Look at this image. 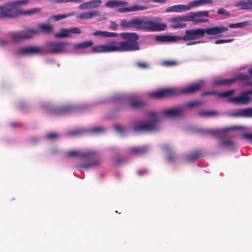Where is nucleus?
Wrapping results in <instances>:
<instances>
[{
  "mask_svg": "<svg viewBox=\"0 0 252 252\" xmlns=\"http://www.w3.org/2000/svg\"><path fill=\"white\" fill-rule=\"evenodd\" d=\"M250 76L247 74L239 73L236 75L235 77L233 79L215 81L213 82V84L214 86H219L226 84H231L234 82L236 80L248 81L250 80Z\"/></svg>",
  "mask_w": 252,
  "mask_h": 252,
  "instance_id": "nucleus-12",
  "label": "nucleus"
},
{
  "mask_svg": "<svg viewBox=\"0 0 252 252\" xmlns=\"http://www.w3.org/2000/svg\"><path fill=\"white\" fill-rule=\"evenodd\" d=\"M99 15V11L97 10H91L78 14L77 16V18L81 20H89L96 17Z\"/></svg>",
  "mask_w": 252,
  "mask_h": 252,
  "instance_id": "nucleus-16",
  "label": "nucleus"
},
{
  "mask_svg": "<svg viewBox=\"0 0 252 252\" xmlns=\"http://www.w3.org/2000/svg\"><path fill=\"white\" fill-rule=\"evenodd\" d=\"M129 7L130 12L144 10L147 8L146 6L132 5Z\"/></svg>",
  "mask_w": 252,
  "mask_h": 252,
  "instance_id": "nucleus-35",
  "label": "nucleus"
},
{
  "mask_svg": "<svg viewBox=\"0 0 252 252\" xmlns=\"http://www.w3.org/2000/svg\"><path fill=\"white\" fill-rule=\"evenodd\" d=\"M59 137V135L55 133H50L46 135V138L49 140H54Z\"/></svg>",
  "mask_w": 252,
  "mask_h": 252,
  "instance_id": "nucleus-44",
  "label": "nucleus"
},
{
  "mask_svg": "<svg viewBox=\"0 0 252 252\" xmlns=\"http://www.w3.org/2000/svg\"><path fill=\"white\" fill-rule=\"evenodd\" d=\"M105 128L101 126H96L89 129V131L93 134H100L104 132Z\"/></svg>",
  "mask_w": 252,
  "mask_h": 252,
  "instance_id": "nucleus-33",
  "label": "nucleus"
},
{
  "mask_svg": "<svg viewBox=\"0 0 252 252\" xmlns=\"http://www.w3.org/2000/svg\"><path fill=\"white\" fill-rule=\"evenodd\" d=\"M121 37L126 41L118 42L112 40L107 44L94 46L93 53H111L134 51L139 50L138 43L139 35L134 32H122Z\"/></svg>",
  "mask_w": 252,
  "mask_h": 252,
  "instance_id": "nucleus-1",
  "label": "nucleus"
},
{
  "mask_svg": "<svg viewBox=\"0 0 252 252\" xmlns=\"http://www.w3.org/2000/svg\"><path fill=\"white\" fill-rule=\"evenodd\" d=\"M162 150L165 153H167L172 150V148L169 145H164L162 147Z\"/></svg>",
  "mask_w": 252,
  "mask_h": 252,
  "instance_id": "nucleus-50",
  "label": "nucleus"
},
{
  "mask_svg": "<svg viewBox=\"0 0 252 252\" xmlns=\"http://www.w3.org/2000/svg\"><path fill=\"white\" fill-rule=\"evenodd\" d=\"M250 2H251V8L252 9V0H250Z\"/></svg>",
  "mask_w": 252,
  "mask_h": 252,
  "instance_id": "nucleus-64",
  "label": "nucleus"
},
{
  "mask_svg": "<svg viewBox=\"0 0 252 252\" xmlns=\"http://www.w3.org/2000/svg\"><path fill=\"white\" fill-rule=\"evenodd\" d=\"M160 19L158 17L138 18L137 30H145L150 32H159L165 30L166 25L160 23Z\"/></svg>",
  "mask_w": 252,
  "mask_h": 252,
  "instance_id": "nucleus-8",
  "label": "nucleus"
},
{
  "mask_svg": "<svg viewBox=\"0 0 252 252\" xmlns=\"http://www.w3.org/2000/svg\"><path fill=\"white\" fill-rule=\"evenodd\" d=\"M81 31L78 27H72L68 29H62L60 32L55 34V36L58 38H64L70 37L71 33L80 34Z\"/></svg>",
  "mask_w": 252,
  "mask_h": 252,
  "instance_id": "nucleus-14",
  "label": "nucleus"
},
{
  "mask_svg": "<svg viewBox=\"0 0 252 252\" xmlns=\"http://www.w3.org/2000/svg\"><path fill=\"white\" fill-rule=\"evenodd\" d=\"M184 114V107L182 106L163 110L160 112V116L156 112H151L147 114L148 121L135 126L133 129L135 131H156L159 129L158 122L160 117L173 118L182 117Z\"/></svg>",
  "mask_w": 252,
  "mask_h": 252,
  "instance_id": "nucleus-2",
  "label": "nucleus"
},
{
  "mask_svg": "<svg viewBox=\"0 0 252 252\" xmlns=\"http://www.w3.org/2000/svg\"><path fill=\"white\" fill-rule=\"evenodd\" d=\"M228 28L224 26H215L208 27L206 29L199 28L186 31L185 35L181 36H178L179 40L185 41L199 38L204 36L205 34L208 35H216L225 32Z\"/></svg>",
  "mask_w": 252,
  "mask_h": 252,
  "instance_id": "nucleus-6",
  "label": "nucleus"
},
{
  "mask_svg": "<svg viewBox=\"0 0 252 252\" xmlns=\"http://www.w3.org/2000/svg\"><path fill=\"white\" fill-rule=\"evenodd\" d=\"M199 6L203 5L206 4L212 3L213 0H198Z\"/></svg>",
  "mask_w": 252,
  "mask_h": 252,
  "instance_id": "nucleus-47",
  "label": "nucleus"
},
{
  "mask_svg": "<svg viewBox=\"0 0 252 252\" xmlns=\"http://www.w3.org/2000/svg\"><path fill=\"white\" fill-rule=\"evenodd\" d=\"M165 66H175L179 64V63L176 61H164L162 63Z\"/></svg>",
  "mask_w": 252,
  "mask_h": 252,
  "instance_id": "nucleus-39",
  "label": "nucleus"
},
{
  "mask_svg": "<svg viewBox=\"0 0 252 252\" xmlns=\"http://www.w3.org/2000/svg\"><path fill=\"white\" fill-rule=\"evenodd\" d=\"M252 94V90H247L242 92L239 95L230 97L228 99V101L238 104H247L251 100L249 95Z\"/></svg>",
  "mask_w": 252,
  "mask_h": 252,
  "instance_id": "nucleus-10",
  "label": "nucleus"
},
{
  "mask_svg": "<svg viewBox=\"0 0 252 252\" xmlns=\"http://www.w3.org/2000/svg\"><path fill=\"white\" fill-rule=\"evenodd\" d=\"M29 32H32V34H37L39 33H51L54 32L53 27L49 24H40L38 26V29L29 28Z\"/></svg>",
  "mask_w": 252,
  "mask_h": 252,
  "instance_id": "nucleus-13",
  "label": "nucleus"
},
{
  "mask_svg": "<svg viewBox=\"0 0 252 252\" xmlns=\"http://www.w3.org/2000/svg\"><path fill=\"white\" fill-rule=\"evenodd\" d=\"M220 148L225 149L226 150L232 151L237 149L236 144L230 140H223L219 143Z\"/></svg>",
  "mask_w": 252,
  "mask_h": 252,
  "instance_id": "nucleus-18",
  "label": "nucleus"
},
{
  "mask_svg": "<svg viewBox=\"0 0 252 252\" xmlns=\"http://www.w3.org/2000/svg\"><path fill=\"white\" fill-rule=\"evenodd\" d=\"M248 84L250 86H252V81H251L250 82L248 83Z\"/></svg>",
  "mask_w": 252,
  "mask_h": 252,
  "instance_id": "nucleus-63",
  "label": "nucleus"
},
{
  "mask_svg": "<svg viewBox=\"0 0 252 252\" xmlns=\"http://www.w3.org/2000/svg\"><path fill=\"white\" fill-rule=\"evenodd\" d=\"M242 137L245 139L249 140L252 143V133H246L242 135Z\"/></svg>",
  "mask_w": 252,
  "mask_h": 252,
  "instance_id": "nucleus-45",
  "label": "nucleus"
},
{
  "mask_svg": "<svg viewBox=\"0 0 252 252\" xmlns=\"http://www.w3.org/2000/svg\"><path fill=\"white\" fill-rule=\"evenodd\" d=\"M85 130L82 129L76 128L69 131L68 134L70 136H78L83 134Z\"/></svg>",
  "mask_w": 252,
  "mask_h": 252,
  "instance_id": "nucleus-34",
  "label": "nucleus"
},
{
  "mask_svg": "<svg viewBox=\"0 0 252 252\" xmlns=\"http://www.w3.org/2000/svg\"><path fill=\"white\" fill-rule=\"evenodd\" d=\"M235 92V90H231L223 93H219L216 91L206 93V94H215L220 97H224L231 95Z\"/></svg>",
  "mask_w": 252,
  "mask_h": 252,
  "instance_id": "nucleus-28",
  "label": "nucleus"
},
{
  "mask_svg": "<svg viewBox=\"0 0 252 252\" xmlns=\"http://www.w3.org/2000/svg\"><path fill=\"white\" fill-rule=\"evenodd\" d=\"M136 65L140 68H145L148 67V64L145 63H137Z\"/></svg>",
  "mask_w": 252,
  "mask_h": 252,
  "instance_id": "nucleus-53",
  "label": "nucleus"
},
{
  "mask_svg": "<svg viewBox=\"0 0 252 252\" xmlns=\"http://www.w3.org/2000/svg\"><path fill=\"white\" fill-rule=\"evenodd\" d=\"M175 158V156L172 155H169L167 158V160L169 162H173L174 161Z\"/></svg>",
  "mask_w": 252,
  "mask_h": 252,
  "instance_id": "nucleus-56",
  "label": "nucleus"
},
{
  "mask_svg": "<svg viewBox=\"0 0 252 252\" xmlns=\"http://www.w3.org/2000/svg\"><path fill=\"white\" fill-rule=\"evenodd\" d=\"M144 103L142 101L134 100L130 102V106L132 108H136L142 106Z\"/></svg>",
  "mask_w": 252,
  "mask_h": 252,
  "instance_id": "nucleus-37",
  "label": "nucleus"
},
{
  "mask_svg": "<svg viewBox=\"0 0 252 252\" xmlns=\"http://www.w3.org/2000/svg\"><path fill=\"white\" fill-rule=\"evenodd\" d=\"M149 150L150 147L147 146L132 147L130 149V152L133 155L142 154L148 152Z\"/></svg>",
  "mask_w": 252,
  "mask_h": 252,
  "instance_id": "nucleus-25",
  "label": "nucleus"
},
{
  "mask_svg": "<svg viewBox=\"0 0 252 252\" xmlns=\"http://www.w3.org/2000/svg\"><path fill=\"white\" fill-rule=\"evenodd\" d=\"M67 157H79L86 162L77 166V168L88 169L95 167L101 162L99 154L93 151L84 152L72 150L66 153Z\"/></svg>",
  "mask_w": 252,
  "mask_h": 252,
  "instance_id": "nucleus-5",
  "label": "nucleus"
},
{
  "mask_svg": "<svg viewBox=\"0 0 252 252\" xmlns=\"http://www.w3.org/2000/svg\"><path fill=\"white\" fill-rule=\"evenodd\" d=\"M205 84L204 80H199L198 82L189 85L182 90L177 88H167L158 91L152 92L150 96L157 99L165 98L167 97L178 95L180 94H191L197 92Z\"/></svg>",
  "mask_w": 252,
  "mask_h": 252,
  "instance_id": "nucleus-4",
  "label": "nucleus"
},
{
  "mask_svg": "<svg viewBox=\"0 0 252 252\" xmlns=\"http://www.w3.org/2000/svg\"><path fill=\"white\" fill-rule=\"evenodd\" d=\"M204 41H192L190 42H188L186 44L187 46H190V45H193L196 44L200 43H203Z\"/></svg>",
  "mask_w": 252,
  "mask_h": 252,
  "instance_id": "nucleus-57",
  "label": "nucleus"
},
{
  "mask_svg": "<svg viewBox=\"0 0 252 252\" xmlns=\"http://www.w3.org/2000/svg\"><path fill=\"white\" fill-rule=\"evenodd\" d=\"M155 40L160 42H175L179 41L178 35H158L155 37Z\"/></svg>",
  "mask_w": 252,
  "mask_h": 252,
  "instance_id": "nucleus-21",
  "label": "nucleus"
},
{
  "mask_svg": "<svg viewBox=\"0 0 252 252\" xmlns=\"http://www.w3.org/2000/svg\"><path fill=\"white\" fill-rule=\"evenodd\" d=\"M118 25L116 24L115 22L111 21L110 25V28L112 30H116Z\"/></svg>",
  "mask_w": 252,
  "mask_h": 252,
  "instance_id": "nucleus-54",
  "label": "nucleus"
},
{
  "mask_svg": "<svg viewBox=\"0 0 252 252\" xmlns=\"http://www.w3.org/2000/svg\"><path fill=\"white\" fill-rule=\"evenodd\" d=\"M144 171H138L137 173L139 175H142L143 174Z\"/></svg>",
  "mask_w": 252,
  "mask_h": 252,
  "instance_id": "nucleus-62",
  "label": "nucleus"
},
{
  "mask_svg": "<svg viewBox=\"0 0 252 252\" xmlns=\"http://www.w3.org/2000/svg\"><path fill=\"white\" fill-rule=\"evenodd\" d=\"M88 2L90 9L95 8L99 7L102 2L101 0H93Z\"/></svg>",
  "mask_w": 252,
  "mask_h": 252,
  "instance_id": "nucleus-32",
  "label": "nucleus"
},
{
  "mask_svg": "<svg viewBox=\"0 0 252 252\" xmlns=\"http://www.w3.org/2000/svg\"><path fill=\"white\" fill-rule=\"evenodd\" d=\"M93 44L92 40L85 41L82 42L74 44L73 48L76 50L84 49L91 47Z\"/></svg>",
  "mask_w": 252,
  "mask_h": 252,
  "instance_id": "nucleus-26",
  "label": "nucleus"
},
{
  "mask_svg": "<svg viewBox=\"0 0 252 252\" xmlns=\"http://www.w3.org/2000/svg\"><path fill=\"white\" fill-rule=\"evenodd\" d=\"M219 112L216 110L200 111L198 112V115L202 117H208L218 116Z\"/></svg>",
  "mask_w": 252,
  "mask_h": 252,
  "instance_id": "nucleus-29",
  "label": "nucleus"
},
{
  "mask_svg": "<svg viewBox=\"0 0 252 252\" xmlns=\"http://www.w3.org/2000/svg\"><path fill=\"white\" fill-rule=\"evenodd\" d=\"M234 40L233 39H220L217 40L215 41V43L216 44H220L225 43H229Z\"/></svg>",
  "mask_w": 252,
  "mask_h": 252,
  "instance_id": "nucleus-43",
  "label": "nucleus"
},
{
  "mask_svg": "<svg viewBox=\"0 0 252 252\" xmlns=\"http://www.w3.org/2000/svg\"><path fill=\"white\" fill-rule=\"evenodd\" d=\"M114 128L121 134H123L124 132V129L121 125H116L114 126Z\"/></svg>",
  "mask_w": 252,
  "mask_h": 252,
  "instance_id": "nucleus-46",
  "label": "nucleus"
},
{
  "mask_svg": "<svg viewBox=\"0 0 252 252\" xmlns=\"http://www.w3.org/2000/svg\"><path fill=\"white\" fill-rule=\"evenodd\" d=\"M187 11L186 5L178 4L168 7L165 9L166 12H181Z\"/></svg>",
  "mask_w": 252,
  "mask_h": 252,
  "instance_id": "nucleus-22",
  "label": "nucleus"
},
{
  "mask_svg": "<svg viewBox=\"0 0 252 252\" xmlns=\"http://www.w3.org/2000/svg\"><path fill=\"white\" fill-rule=\"evenodd\" d=\"M200 102L197 101H193L188 103L187 106L189 107H194L199 105Z\"/></svg>",
  "mask_w": 252,
  "mask_h": 252,
  "instance_id": "nucleus-49",
  "label": "nucleus"
},
{
  "mask_svg": "<svg viewBox=\"0 0 252 252\" xmlns=\"http://www.w3.org/2000/svg\"><path fill=\"white\" fill-rule=\"evenodd\" d=\"M209 11H199L196 12H190L189 13L187 16L183 18L184 20L186 21H192L194 18H199L202 17H208L209 16Z\"/></svg>",
  "mask_w": 252,
  "mask_h": 252,
  "instance_id": "nucleus-17",
  "label": "nucleus"
},
{
  "mask_svg": "<svg viewBox=\"0 0 252 252\" xmlns=\"http://www.w3.org/2000/svg\"><path fill=\"white\" fill-rule=\"evenodd\" d=\"M231 115L233 117H252V107L239 110Z\"/></svg>",
  "mask_w": 252,
  "mask_h": 252,
  "instance_id": "nucleus-19",
  "label": "nucleus"
},
{
  "mask_svg": "<svg viewBox=\"0 0 252 252\" xmlns=\"http://www.w3.org/2000/svg\"><path fill=\"white\" fill-rule=\"evenodd\" d=\"M235 6L241 10H251L250 0H241L237 1L235 4Z\"/></svg>",
  "mask_w": 252,
  "mask_h": 252,
  "instance_id": "nucleus-24",
  "label": "nucleus"
},
{
  "mask_svg": "<svg viewBox=\"0 0 252 252\" xmlns=\"http://www.w3.org/2000/svg\"><path fill=\"white\" fill-rule=\"evenodd\" d=\"M201 155L202 154L200 151H194L186 155L185 158L188 161H193L200 158Z\"/></svg>",
  "mask_w": 252,
  "mask_h": 252,
  "instance_id": "nucleus-27",
  "label": "nucleus"
},
{
  "mask_svg": "<svg viewBox=\"0 0 252 252\" xmlns=\"http://www.w3.org/2000/svg\"><path fill=\"white\" fill-rule=\"evenodd\" d=\"M118 36V33L116 32H112L106 31V37H115Z\"/></svg>",
  "mask_w": 252,
  "mask_h": 252,
  "instance_id": "nucleus-51",
  "label": "nucleus"
},
{
  "mask_svg": "<svg viewBox=\"0 0 252 252\" xmlns=\"http://www.w3.org/2000/svg\"><path fill=\"white\" fill-rule=\"evenodd\" d=\"M248 72H249L250 74L252 75V68H250V69H249V70H248Z\"/></svg>",
  "mask_w": 252,
  "mask_h": 252,
  "instance_id": "nucleus-61",
  "label": "nucleus"
},
{
  "mask_svg": "<svg viewBox=\"0 0 252 252\" xmlns=\"http://www.w3.org/2000/svg\"><path fill=\"white\" fill-rule=\"evenodd\" d=\"M138 18H134L129 20H124L121 22V26L124 28H134L137 30Z\"/></svg>",
  "mask_w": 252,
  "mask_h": 252,
  "instance_id": "nucleus-20",
  "label": "nucleus"
},
{
  "mask_svg": "<svg viewBox=\"0 0 252 252\" xmlns=\"http://www.w3.org/2000/svg\"><path fill=\"white\" fill-rule=\"evenodd\" d=\"M217 13L219 15H222L226 16L230 15L229 11L226 10L223 8H219L217 11Z\"/></svg>",
  "mask_w": 252,
  "mask_h": 252,
  "instance_id": "nucleus-42",
  "label": "nucleus"
},
{
  "mask_svg": "<svg viewBox=\"0 0 252 252\" xmlns=\"http://www.w3.org/2000/svg\"><path fill=\"white\" fill-rule=\"evenodd\" d=\"M251 24H252V22L249 21L238 23L230 24L228 26L230 28H242Z\"/></svg>",
  "mask_w": 252,
  "mask_h": 252,
  "instance_id": "nucleus-31",
  "label": "nucleus"
},
{
  "mask_svg": "<svg viewBox=\"0 0 252 252\" xmlns=\"http://www.w3.org/2000/svg\"><path fill=\"white\" fill-rule=\"evenodd\" d=\"M28 0H21L14 1L4 6H0V18H12L16 17L18 14L32 15L41 11L40 8H34L28 10L18 11L16 6L24 5L28 3Z\"/></svg>",
  "mask_w": 252,
  "mask_h": 252,
  "instance_id": "nucleus-7",
  "label": "nucleus"
},
{
  "mask_svg": "<svg viewBox=\"0 0 252 252\" xmlns=\"http://www.w3.org/2000/svg\"><path fill=\"white\" fill-rule=\"evenodd\" d=\"M69 44L67 42H49L44 47L35 46L20 47L16 50V53L18 56L60 54L64 52L65 46Z\"/></svg>",
  "mask_w": 252,
  "mask_h": 252,
  "instance_id": "nucleus-3",
  "label": "nucleus"
},
{
  "mask_svg": "<svg viewBox=\"0 0 252 252\" xmlns=\"http://www.w3.org/2000/svg\"><path fill=\"white\" fill-rule=\"evenodd\" d=\"M152 1L157 3H164L166 2L167 0H152Z\"/></svg>",
  "mask_w": 252,
  "mask_h": 252,
  "instance_id": "nucleus-59",
  "label": "nucleus"
},
{
  "mask_svg": "<svg viewBox=\"0 0 252 252\" xmlns=\"http://www.w3.org/2000/svg\"><path fill=\"white\" fill-rule=\"evenodd\" d=\"M29 28L21 32H14L10 33V37L14 42H19L22 40L31 39L33 37L32 32L28 31Z\"/></svg>",
  "mask_w": 252,
  "mask_h": 252,
  "instance_id": "nucleus-11",
  "label": "nucleus"
},
{
  "mask_svg": "<svg viewBox=\"0 0 252 252\" xmlns=\"http://www.w3.org/2000/svg\"><path fill=\"white\" fill-rule=\"evenodd\" d=\"M209 20L208 19H197V18H194L193 20L189 21V22H192L193 24L196 25L200 23H206L208 22Z\"/></svg>",
  "mask_w": 252,
  "mask_h": 252,
  "instance_id": "nucleus-41",
  "label": "nucleus"
},
{
  "mask_svg": "<svg viewBox=\"0 0 252 252\" xmlns=\"http://www.w3.org/2000/svg\"><path fill=\"white\" fill-rule=\"evenodd\" d=\"M82 107L83 106L77 107L75 106L67 104L63 106V107L59 108L58 112L60 114H64L70 112L75 109L83 110L84 108H82Z\"/></svg>",
  "mask_w": 252,
  "mask_h": 252,
  "instance_id": "nucleus-23",
  "label": "nucleus"
},
{
  "mask_svg": "<svg viewBox=\"0 0 252 252\" xmlns=\"http://www.w3.org/2000/svg\"><path fill=\"white\" fill-rule=\"evenodd\" d=\"M118 2L119 6L127 4V2L125 1H118Z\"/></svg>",
  "mask_w": 252,
  "mask_h": 252,
  "instance_id": "nucleus-60",
  "label": "nucleus"
},
{
  "mask_svg": "<svg viewBox=\"0 0 252 252\" xmlns=\"http://www.w3.org/2000/svg\"><path fill=\"white\" fill-rule=\"evenodd\" d=\"M82 0H59L57 1L58 2H79Z\"/></svg>",
  "mask_w": 252,
  "mask_h": 252,
  "instance_id": "nucleus-52",
  "label": "nucleus"
},
{
  "mask_svg": "<svg viewBox=\"0 0 252 252\" xmlns=\"http://www.w3.org/2000/svg\"><path fill=\"white\" fill-rule=\"evenodd\" d=\"M240 126H232L227 128L223 129H212L207 130V133L211 135L220 137L221 138L233 137L235 133L233 131L234 130L241 129Z\"/></svg>",
  "mask_w": 252,
  "mask_h": 252,
  "instance_id": "nucleus-9",
  "label": "nucleus"
},
{
  "mask_svg": "<svg viewBox=\"0 0 252 252\" xmlns=\"http://www.w3.org/2000/svg\"><path fill=\"white\" fill-rule=\"evenodd\" d=\"M8 41L3 39H0V46H4L8 44Z\"/></svg>",
  "mask_w": 252,
  "mask_h": 252,
  "instance_id": "nucleus-58",
  "label": "nucleus"
},
{
  "mask_svg": "<svg viewBox=\"0 0 252 252\" xmlns=\"http://www.w3.org/2000/svg\"><path fill=\"white\" fill-rule=\"evenodd\" d=\"M105 6L108 8H114L119 7L118 0L109 1L105 3Z\"/></svg>",
  "mask_w": 252,
  "mask_h": 252,
  "instance_id": "nucleus-36",
  "label": "nucleus"
},
{
  "mask_svg": "<svg viewBox=\"0 0 252 252\" xmlns=\"http://www.w3.org/2000/svg\"><path fill=\"white\" fill-rule=\"evenodd\" d=\"M93 35L95 36L106 37V31H96L93 32Z\"/></svg>",
  "mask_w": 252,
  "mask_h": 252,
  "instance_id": "nucleus-40",
  "label": "nucleus"
},
{
  "mask_svg": "<svg viewBox=\"0 0 252 252\" xmlns=\"http://www.w3.org/2000/svg\"><path fill=\"white\" fill-rule=\"evenodd\" d=\"M186 6L187 7V11H189L192 8L197 7L200 6L198 0H195L190 2L188 5H186Z\"/></svg>",
  "mask_w": 252,
  "mask_h": 252,
  "instance_id": "nucleus-38",
  "label": "nucleus"
},
{
  "mask_svg": "<svg viewBox=\"0 0 252 252\" xmlns=\"http://www.w3.org/2000/svg\"><path fill=\"white\" fill-rule=\"evenodd\" d=\"M78 8L80 9H90L89 6L88 2H85L79 5Z\"/></svg>",
  "mask_w": 252,
  "mask_h": 252,
  "instance_id": "nucleus-48",
  "label": "nucleus"
},
{
  "mask_svg": "<svg viewBox=\"0 0 252 252\" xmlns=\"http://www.w3.org/2000/svg\"><path fill=\"white\" fill-rule=\"evenodd\" d=\"M73 14V13H69L68 14L55 15L52 16L50 18L49 20L51 21H58L60 20L65 19L69 16H72Z\"/></svg>",
  "mask_w": 252,
  "mask_h": 252,
  "instance_id": "nucleus-30",
  "label": "nucleus"
},
{
  "mask_svg": "<svg viewBox=\"0 0 252 252\" xmlns=\"http://www.w3.org/2000/svg\"><path fill=\"white\" fill-rule=\"evenodd\" d=\"M186 16L187 15L170 18L169 19V21L173 23V24L170 25V27L173 29H179L185 28L187 26V24L183 23V22H189V21L183 20V18Z\"/></svg>",
  "mask_w": 252,
  "mask_h": 252,
  "instance_id": "nucleus-15",
  "label": "nucleus"
},
{
  "mask_svg": "<svg viewBox=\"0 0 252 252\" xmlns=\"http://www.w3.org/2000/svg\"><path fill=\"white\" fill-rule=\"evenodd\" d=\"M118 11L121 13H126L130 12L129 7H122L118 9Z\"/></svg>",
  "mask_w": 252,
  "mask_h": 252,
  "instance_id": "nucleus-55",
  "label": "nucleus"
}]
</instances>
